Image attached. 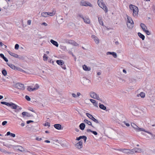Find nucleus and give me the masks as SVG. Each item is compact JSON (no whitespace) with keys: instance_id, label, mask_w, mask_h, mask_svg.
Masks as SVG:
<instances>
[{"instance_id":"9b49d317","label":"nucleus","mask_w":155,"mask_h":155,"mask_svg":"<svg viewBox=\"0 0 155 155\" xmlns=\"http://www.w3.org/2000/svg\"><path fill=\"white\" fill-rule=\"evenodd\" d=\"M120 151L126 154H132V149H121Z\"/></svg>"},{"instance_id":"5701e85b","label":"nucleus","mask_w":155,"mask_h":155,"mask_svg":"<svg viewBox=\"0 0 155 155\" xmlns=\"http://www.w3.org/2000/svg\"><path fill=\"white\" fill-rule=\"evenodd\" d=\"M145 94L143 92H140L139 94H138L137 95V97H139L140 96L142 98H144L145 97Z\"/></svg>"},{"instance_id":"a211bd4d","label":"nucleus","mask_w":155,"mask_h":155,"mask_svg":"<svg viewBox=\"0 0 155 155\" xmlns=\"http://www.w3.org/2000/svg\"><path fill=\"white\" fill-rule=\"evenodd\" d=\"M90 100L95 106L97 107L98 103L95 100L93 99H90Z\"/></svg>"},{"instance_id":"20e7f679","label":"nucleus","mask_w":155,"mask_h":155,"mask_svg":"<svg viewBox=\"0 0 155 155\" xmlns=\"http://www.w3.org/2000/svg\"><path fill=\"white\" fill-rule=\"evenodd\" d=\"M97 4L99 6L102 8L105 12L107 13L108 11V8L104 3L103 0H97Z\"/></svg>"},{"instance_id":"9d476101","label":"nucleus","mask_w":155,"mask_h":155,"mask_svg":"<svg viewBox=\"0 0 155 155\" xmlns=\"http://www.w3.org/2000/svg\"><path fill=\"white\" fill-rule=\"evenodd\" d=\"M13 149L16 150H19L21 152H23L25 151L24 148L20 146H12Z\"/></svg>"},{"instance_id":"f3484780","label":"nucleus","mask_w":155,"mask_h":155,"mask_svg":"<svg viewBox=\"0 0 155 155\" xmlns=\"http://www.w3.org/2000/svg\"><path fill=\"white\" fill-rule=\"evenodd\" d=\"M81 139H83L85 143L87 140V137L85 136H80L78 137H77L76 140H79Z\"/></svg>"},{"instance_id":"c756f323","label":"nucleus","mask_w":155,"mask_h":155,"mask_svg":"<svg viewBox=\"0 0 155 155\" xmlns=\"http://www.w3.org/2000/svg\"><path fill=\"white\" fill-rule=\"evenodd\" d=\"M22 115L23 117H25V116L29 117V114L27 112H23L22 113Z\"/></svg>"},{"instance_id":"052dcab7","label":"nucleus","mask_w":155,"mask_h":155,"mask_svg":"<svg viewBox=\"0 0 155 155\" xmlns=\"http://www.w3.org/2000/svg\"><path fill=\"white\" fill-rule=\"evenodd\" d=\"M113 149H114L116 150L120 151L121 149H116V148H113Z\"/></svg>"},{"instance_id":"09e8293b","label":"nucleus","mask_w":155,"mask_h":155,"mask_svg":"<svg viewBox=\"0 0 155 155\" xmlns=\"http://www.w3.org/2000/svg\"><path fill=\"white\" fill-rule=\"evenodd\" d=\"M25 98L28 101H30L31 99L27 95L25 97Z\"/></svg>"},{"instance_id":"2f4dec72","label":"nucleus","mask_w":155,"mask_h":155,"mask_svg":"<svg viewBox=\"0 0 155 155\" xmlns=\"http://www.w3.org/2000/svg\"><path fill=\"white\" fill-rule=\"evenodd\" d=\"M48 13V16H53L55 14V12H47Z\"/></svg>"},{"instance_id":"f704fd0d","label":"nucleus","mask_w":155,"mask_h":155,"mask_svg":"<svg viewBox=\"0 0 155 155\" xmlns=\"http://www.w3.org/2000/svg\"><path fill=\"white\" fill-rule=\"evenodd\" d=\"M84 121L88 125H91V123L90 121H89L87 120H84Z\"/></svg>"},{"instance_id":"0eeeda50","label":"nucleus","mask_w":155,"mask_h":155,"mask_svg":"<svg viewBox=\"0 0 155 155\" xmlns=\"http://www.w3.org/2000/svg\"><path fill=\"white\" fill-rule=\"evenodd\" d=\"M140 26L142 29L147 35H150L151 34L150 32L147 30V26L144 24L141 23L140 24Z\"/></svg>"},{"instance_id":"774afa93","label":"nucleus","mask_w":155,"mask_h":155,"mask_svg":"<svg viewBox=\"0 0 155 155\" xmlns=\"http://www.w3.org/2000/svg\"><path fill=\"white\" fill-rule=\"evenodd\" d=\"M81 95V93L80 92H77V97H79Z\"/></svg>"},{"instance_id":"bb28decb","label":"nucleus","mask_w":155,"mask_h":155,"mask_svg":"<svg viewBox=\"0 0 155 155\" xmlns=\"http://www.w3.org/2000/svg\"><path fill=\"white\" fill-rule=\"evenodd\" d=\"M8 53L9 54H10L11 56L14 57L15 58H18V55L16 54H15L14 53H12V52H11L10 51H9Z\"/></svg>"},{"instance_id":"4d7b16f0","label":"nucleus","mask_w":155,"mask_h":155,"mask_svg":"<svg viewBox=\"0 0 155 155\" xmlns=\"http://www.w3.org/2000/svg\"><path fill=\"white\" fill-rule=\"evenodd\" d=\"M41 25H44L45 26H47L48 25V24L46 23H45V22H44L43 23H42Z\"/></svg>"},{"instance_id":"a18cd8bd","label":"nucleus","mask_w":155,"mask_h":155,"mask_svg":"<svg viewBox=\"0 0 155 155\" xmlns=\"http://www.w3.org/2000/svg\"><path fill=\"white\" fill-rule=\"evenodd\" d=\"M9 103L5 102H1V104H5V105H6L8 106V105L9 104Z\"/></svg>"},{"instance_id":"1a4fd4ad","label":"nucleus","mask_w":155,"mask_h":155,"mask_svg":"<svg viewBox=\"0 0 155 155\" xmlns=\"http://www.w3.org/2000/svg\"><path fill=\"white\" fill-rule=\"evenodd\" d=\"M80 5L82 6L86 7L89 6L91 7H92L93 6V5L90 2L84 0H82L81 1Z\"/></svg>"},{"instance_id":"4468645a","label":"nucleus","mask_w":155,"mask_h":155,"mask_svg":"<svg viewBox=\"0 0 155 155\" xmlns=\"http://www.w3.org/2000/svg\"><path fill=\"white\" fill-rule=\"evenodd\" d=\"M132 154L134 153H140L142 151V149L140 148L135 147L132 149Z\"/></svg>"},{"instance_id":"72a5a7b5","label":"nucleus","mask_w":155,"mask_h":155,"mask_svg":"<svg viewBox=\"0 0 155 155\" xmlns=\"http://www.w3.org/2000/svg\"><path fill=\"white\" fill-rule=\"evenodd\" d=\"M99 107L100 108L103 110H105L106 109V107L104 106V105L102 104L100 105Z\"/></svg>"},{"instance_id":"ddd939ff","label":"nucleus","mask_w":155,"mask_h":155,"mask_svg":"<svg viewBox=\"0 0 155 155\" xmlns=\"http://www.w3.org/2000/svg\"><path fill=\"white\" fill-rule=\"evenodd\" d=\"M82 144L83 143L82 141V140H81L77 143L75 144V146L78 149H80L83 147Z\"/></svg>"},{"instance_id":"680f3d73","label":"nucleus","mask_w":155,"mask_h":155,"mask_svg":"<svg viewBox=\"0 0 155 155\" xmlns=\"http://www.w3.org/2000/svg\"><path fill=\"white\" fill-rule=\"evenodd\" d=\"M31 21L30 20H28L27 21V24L28 25H30L31 24Z\"/></svg>"},{"instance_id":"6e6d98bb","label":"nucleus","mask_w":155,"mask_h":155,"mask_svg":"<svg viewBox=\"0 0 155 155\" xmlns=\"http://www.w3.org/2000/svg\"><path fill=\"white\" fill-rule=\"evenodd\" d=\"M72 97H77V95L74 93H72Z\"/></svg>"},{"instance_id":"4be33fe9","label":"nucleus","mask_w":155,"mask_h":155,"mask_svg":"<svg viewBox=\"0 0 155 155\" xmlns=\"http://www.w3.org/2000/svg\"><path fill=\"white\" fill-rule=\"evenodd\" d=\"M68 43L74 46H78V44L74 41L71 40H69L68 41Z\"/></svg>"},{"instance_id":"7ed1b4c3","label":"nucleus","mask_w":155,"mask_h":155,"mask_svg":"<svg viewBox=\"0 0 155 155\" xmlns=\"http://www.w3.org/2000/svg\"><path fill=\"white\" fill-rule=\"evenodd\" d=\"M90 96L92 98L95 99L100 101H101V98L99 96V95L95 92L91 91L89 93Z\"/></svg>"},{"instance_id":"f8f14e48","label":"nucleus","mask_w":155,"mask_h":155,"mask_svg":"<svg viewBox=\"0 0 155 155\" xmlns=\"http://www.w3.org/2000/svg\"><path fill=\"white\" fill-rule=\"evenodd\" d=\"M15 87L18 89L22 90H24L25 88L24 85L20 83H17L15 85Z\"/></svg>"},{"instance_id":"6ab92c4d","label":"nucleus","mask_w":155,"mask_h":155,"mask_svg":"<svg viewBox=\"0 0 155 155\" xmlns=\"http://www.w3.org/2000/svg\"><path fill=\"white\" fill-rule=\"evenodd\" d=\"M83 69L85 71H89L91 70V68L90 67H87L85 64H84L82 66Z\"/></svg>"},{"instance_id":"f257e3e1","label":"nucleus","mask_w":155,"mask_h":155,"mask_svg":"<svg viewBox=\"0 0 155 155\" xmlns=\"http://www.w3.org/2000/svg\"><path fill=\"white\" fill-rule=\"evenodd\" d=\"M130 9L133 12V15L135 17L137 15L139 12L138 8L135 5H130L129 6Z\"/></svg>"},{"instance_id":"7c9ffc66","label":"nucleus","mask_w":155,"mask_h":155,"mask_svg":"<svg viewBox=\"0 0 155 155\" xmlns=\"http://www.w3.org/2000/svg\"><path fill=\"white\" fill-rule=\"evenodd\" d=\"M41 15L42 17H48L47 12H43L41 14Z\"/></svg>"},{"instance_id":"412c9836","label":"nucleus","mask_w":155,"mask_h":155,"mask_svg":"<svg viewBox=\"0 0 155 155\" xmlns=\"http://www.w3.org/2000/svg\"><path fill=\"white\" fill-rule=\"evenodd\" d=\"M83 20L85 23L87 24H90V20L89 18L88 17H85L83 18Z\"/></svg>"},{"instance_id":"603ef678","label":"nucleus","mask_w":155,"mask_h":155,"mask_svg":"<svg viewBox=\"0 0 155 155\" xmlns=\"http://www.w3.org/2000/svg\"><path fill=\"white\" fill-rule=\"evenodd\" d=\"M12 146L11 144H8L6 143L5 144V146L7 147H8V148H10Z\"/></svg>"},{"instance_id":"13d9d810","label":"nucleus","mask_w":155,"mask_h":155,"mask_svg":"<svg viewBox=\"0 0 155 155\" xmlns=\"http://www.w3.org/2000/svg\"><path fill=\"white\" fill-rule=\"evenodd\" d=\"M36 140H37L40 141L42 140V139L41 138H38V137H37L36 138Z\"/></svg>"},{"instance_id":"f03ea898","label":"nucleus","mask_w":155,"mask_h":155,"mask_svg":"<svg viewBox=\"0 0 155 155\" xmlns=\"http://www.w3.org/2000/svg\"><path fill=\"white\" fill-rule=\"evenodd\" d=\"M127 27L130 28H132L134 26V22L132 18L130 17L127 15Z\"/></svg>"},{"instance_id":"aec40b11","label":"nucleus","mask_w":155,"mask_h":155,"mask_svg":"<svg viewBox=\"0 0 155 155\" xmlns=\"http://www.w3.org/2000/svg\"><path fill=\"white\" fill-rule=\"evenodd\" d=\"M50 42L53 45L55 46L56 47H58V44L57 41L53 40V39H51Z\"/></svg>"},{"instance_id":"0e129e2a","label":"nucleus","mask_w":155,"mask_h":155,"mask_svg":"<svg viewBox=\"0 0 155 155\" xmlns=\"http://www.w3.org/2000/svg\"><path fill=\"white\" fill-rule=\"evenodd\" d=\"M29 110L30 111H32L33 112H34L35 110L33 109L32 108L30 107L29 109Z\"/></svg>"},{"instance_id":"393cba45","label":"nucleus","mask_w":155,"mask_h":155,"mask_svg":"<svg viewBox=\"0 0 155 155\" xmlns=\"http://www.w3.org/2000/svg\"><path fill=\"white\" fill-rule=\"evenodd\" d=\"M8 65L12 69L16 70V69L17 67L16 66H15L14 64H8Z\"/></svg>"},{"instance_id":"3c124183","label":"nucleus","mask_w":155,"mask_h":155,"mask_svg":"<svg viewBox=\"0 0 155 155\" xmlns=\"http://www.w3.org/2000/svg\"><path fill=\"white\" fill-rule=\"evenodd\" d=\"M130 125H131V126H134V125H136V126H137V125H138V124H137L136 123H134V122L131 123Z\"/></svg>"},{"instance_id":"39448f33","label":"nucleus","mask_w":155,"mask_h":155,"mask_svg":"<svg viewBox=\"0 0 155 155\" xmlns=\"http://www.w3.org/2000/svg\"><path fill=\"white\" fill-rule=\"evenodd\" d=\"M133 128L138 131H143L145 132L148 134H150L153 137V139L155 140V135H153L151 133L147 131H145L144 129L140 128L139 127H132Z\"/></svg>"},{"instance_id":"37998d69","label":"nucleus","mask_w":155,"mask_h":155,"mask_svg":"<svg viewBox=\"0 0 155 155\" xmlns=\"http://www.w3.org/2000/svg\"><path fill=\"white\" fill-rule=\"evenodd\" d=\"M91 120L94 121L96 123H98V121L93 117L91 119Z\"/></svg>"},{"instance_id":"338daca9","label":"nucleus","mask_w":155,"mask_h":155,"mask_svg":"<svg viewBox=\"0 0 155 155\" xmlns=\"http://www.w3.org/2000/svg\"><path fill=\"white\" fill-rule=\"evenodd\" d=\"M33 121H32V120H28V121H27L26 122L27 123V124H29V123L31 122H33Z\"/></svg>"},{"instance_id":"4c0bfd02","label":"nucleus","mask_w":155,"mask_h":155,"mask_svg":"<svg viewBox=\"0 0 155 155\" xmlns=\"http://www.w3.org/2000/svg\"><path fill=\"white\" fill-rule=\"evenodd\" d=\"M86 114L87 117L91 119L93 117V116L91 115L88 113H86Z\"/></svg>"},{"instance_id":"bf43d9fd","label":"nucleus","mask_w":155,"mask_h":155,"mask_svg":"<svg viewBox=\"0 0 155 155\" xmlns=\"http://www.w3.org/2000/svg\"><path fill=\"white\" fill-rule=\"evenodd\" d=\"M85 127H79L82 130H84Z\"/></svg>"},{"instance_id":"c03bdc74","label":"nucleus","mask_w":155,"mask_h":155,"mask_svg":"<svg viewBox=\"0 0 155 155\" xmlns=\"http://www.w3.org/2000/svg\"><path fill=\"white\" fill-rule=\"evenodd\" d=\"M112 55L113 56L114 58H116L117 57V54L115 52H113Z\"/></svg>"},{"instance_id":"79ce46f5","label":"nucleus","mask_w":155,"mask_h":155,"mask_svg":"<svg viewBox=\"0 0 155 155\" xmlns=\"http://www.w3.org/2000/svg\"><path fill=\"white\" fill-rule=\"evenodd\" d=\"M54 127L56 129L59 130L63 129V127Z\"/></svg>"},{"instance_id":"de8ad7c7","label":"nucleus","mask_w":155,"mask_h":155,"mask_svg":"<svg viewBox=\"0 0 155 155\" xmlns=\"http://www.w3.org/2000/svg\"><path fill=\"white\" fill-rule=\"evenodd\" d=\"M51 124L50 123L48 122H46L44 124V126H50Z\"/></svg>"},{"instance_id":"423d86ee","label":"nucleus","mask_w":155,"mask_h":155,"mask_svg":"<svg viewBox=\"0 0 155 155\" xmlns=\"http://www.w3.org/2000/svg\"><path fill=\"white\" fill-rule=\"evenodd\" d=\"M8 106L14 109H18L15 110V112H17L18 111L21 110L22 108L18 106L12 102L9 103Z\"/></svg>"},{"instance_id":"6e6552de","label":"nucleus","mask_w":155,"mask_h":155,"mask_svg":"<svg viewBox=\"0 0 155 155\" xmlns=\"http://www.w3.org/2000/svg\"><path fill=\"white\" fill-rule=\"evenodd\" d=\"M39 87L37 84H36L33 86H28L27 89L29 91H33L37 90Z\"/></svg>"},{"instance_id":"473e14b6","label":"nucleus","mask_w":155,"mask_h":155,"mask_svg":"<svg viewBox=\"0 0 155 155\" xmlns=\"http://www.w3.org/2000/svg\"><path fill=\"white\" fill-rule=\"evenodd\" d=\"M43 60L44 61H47V60L48 59V56L45 54H44V55L43 56Z\"/></svg>"},{"instance_id":"69168bd1","label":"nucleus","mask_w":155,"mask_h":155,"mask_svg":"<svg viewBox=\"0 0 155 155\" xmlns=\"http://www.w3.org/2000/svg\"><path fill=\"white\" fill-rule=\"evenodd\" d=\"M3 59L6 62H7L8 61V59L6 58H5V57L3 58Z\"/></svg>"},{"instance_id":"864d4df0","label":"nucleus","mask_w":155,"mask_h":155,"mask_svg":"<svg viewBox=\"0 0 155 155\" xmlns=\"http://www.w3.org/2000/svg\"><path fill=\"white\" fill-rule=\"evenodd\" d=\"M114 52H108L107 53V55L109 54H111L112 55V54H113V53Z\"/></svg>"},{"instance_id":"58836bf2","label":"nucleus","mask_w":155,"mask_h":155,"mask_svg":"<svg viewBox=\"0 0 155 155\" xmlns=\"http://www.w3.org/2000/svg\"><path fill=\"white\" fill-rule=\"evenodd\" d=\"M16 70H17L20 71L22 72H25V71L21 68L18 67H17Z\"/></svg>"},{"instance_id":"5fc2aeb1","label":"nucleus","mask_w":155,"mask_h":155,"mask_svg":"<svg viewBox=\"0 0 155 155\" xmlns=\"http://www.w3.org/2000/svg\"><path fill=\"white\" fill-rule=\"evenodd\" d=\"M7 121H4L2 123V125L3 126L5 125L7 123Z\"/></svg>"},{"instance_id":"e2e57ef3","label":"nucleus","mask_w":155,"mask_h":155,"mask_svg":"<svg viewBox=\"0 0 155 155\" xmlns=\"http://www.w3.org/2000/svg\"><path fill=\"white\" fill-rule=\"evenodd\" d=\"M0 56L2 58H3L4 57H5V56L3 54H0Z\"/></svg>"},{"instance_id":"c85d7f7f","label":"nucleus","mask_w":155,"mask_h":155,"mask_svg":"<svg viewBox=\"0 0 155 155\" xmlns=\"http://www.w3.org/2000/svg\"><path fill=\"white\" fill-rule=\"evenodd\" d=\"M138 35L142 39V40H143L144 39L145 36L141 33L138 32Z\"/></svg>"},{"instance_id":"c9c22d12","label":"nucleus","mask_w":155,"mask_h":155,"mask_svg":"<svg viewBox=\"0 0 155 155\" xmlns=\"http://www.w3.org/2000/svg\"><path fill=\"white\" fill-rule=\"evenodd\" d=\"M88 131L92 133L93 134H94V135H97V132L96 131H92L90 129L88 130Z\"/></svg>"},{"instance_id":"2eb2a0df","label":"nucleus","mask_w":155,"mask_h":155,"mask_svg":"<svg viewBox=\"0 0 155 155\" xmlns=\"http://www.w3.org/2000/svg\"><path fill=\"white\" fill-rule=\"evenodd\" d=\"M91 38L94 39V41L97 44H99V41L97 37L94 35H92Z\"/></svg>"},{"instance_id":"8fccbe9b","label":"nucleus","mask_w":155,"mask_h":155,"mask_svg":"<svg viewBox=\"0 0 155 155\" xmlns=\"http://www.w3.org/2000/svg\"><path fill=\"white\" fill-rule=\"evenodd\" d=\"M61 67L63 69L65 70L66 69L65 65L64 64L61 65Z\"/></svg>"},{"instance_id":"a19ab883","label":"nucleus","mask_w":155,"mask_h":155,"mask_svg":"<svg viewBox=\"0 0 155 155\" xmlns=\"http://www.w3.org/2000/svg\"><path fill=\"white\" fill-rule=\"evenodd\" d=\"M2 74L5 76H6L7 74V71L5 70H3L2 71Z\"/></svg>"},{"instance_id":"49530a36","label":"nucleus","mask_w":155,"mask_h":155,"mask_svg":"<svg viewBox=\"0 0 155 155\" xmlns=\"http://www.w3.org/2000/svg\"><path fill=\"white\" fill-rule=\"evenodd\" d=\"M19 45L18 44H16L15 45V48L16 50H18L19 48Z\"/></svg>"},{"instance_id":"dca6fc26","label":"nucleus","mask_w":155,"mask_h":155,"mask_svg":"<svg viewBox=\"0 0 155 155\" xmlns=\"http://www.w3.org/2000/svg\"><path fill=\"white\" fill-rule=\"evenodd\" d=\"M91 83L90 80L87 79H84L83 81V84L85 86H87Z\"/></svg>"},{"instance_id":"e433bc0d","label":"nucleus","mask_w":155,"mask_h":155,"mask_svg":"<svg viewBox=\"0 0 155 155\" xmlns=\"http://www.w3.org/2000/svg\"><path fill=\"white\" fill-rule=\"evenodd\" d=\"M121 125L122 126L126 125V126H130V125L129 123H127V122L125 121L123 122L122 123Z\"/></svg>"},{"instance_id":"b1692460","label":"nucleus","mask_w":155,"mask_h":155,"mask_svg":"<svg viewBox=\"0 0 155 155\" xmlns=\"http://www.w3.org/2000/svg\"><path fill=\"white\" fill-rule=\"evenodd\" d=\"M98 21L99 24L102 25H103V22L102 20V17H98Z\"/></svg>"},{"instance_id":"cd10ccee","label":"nucleus","mask_w":155,"mask_h":155,"mask_svg":"<svg viewBox=\"0 0 155 155\" xmlns=\"http://www.w3.org/2000/svg\"><path fill=\"white\" fill-rule=\"evenodd\" d=\"M6 135L8 136L10 135V136L13 137H15V135L14 134L11 133L10 132L8 131Z\"/></svg>"},{"instance_id":"ea45409f","label":"nucleus","mask_w":155,"mask_h":155,"mask_svg":"<svg viewBox=\"0 0 155 155\" xmlns=\"http://www.w3.org/2000/svg\"><path fill=\"white\" fill-rule=\"evenodd\" d=\"M16 70H17L20 71L22 72H25V71L21 68L18 67H17Z\"/></svg>"},{"instance_id":"a878e982","label":"nucleus","mask_w":155,"mask_h":155,"mask_svg":"<svg viewBox=\"0 0 155 155\" xmlns=\"http://www.w3.org/2000/svg\"><path fill=\"white\" fill-rule=\"evenodd\" d=\"M56 63L58 64L61 66V65H62V64H64V61L62 60H58L56 61Z\"/></svg>"}]
</instances>
